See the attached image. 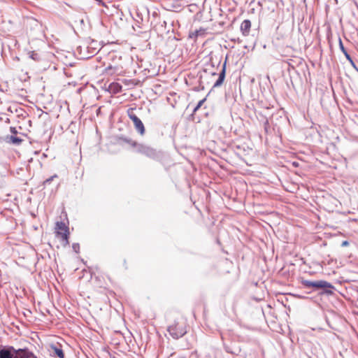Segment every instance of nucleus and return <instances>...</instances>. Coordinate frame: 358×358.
<instances>
[{
	"instance_id": "4",
	"label": "nucleus",
	"mask_w": 358,
	"mask_h": 358,
	"mask_svg": "<svg viewBox=\"0 0 358 358\" xmlns=\"http://www.w3.org/2000/svg\"><path fill=\"white\" fill-rule=\"evenodd\" d=\"M322 289L323 292L327 294H331L334 287L329 282L325 280L315 281V289Z\"/></svg>"
},
{
	"instance_id": "3",
	"label": "nucleus",
	"mask_w": 358,
	"mask_h": 358,
	"mask_svg": "<svg viewBox=\"0 0 358 358\" xmlns=\"http://www.w3.org/2000/svg\"><path fill=\"white\" fill-rule=\"evenodd\" d=\"M136 108H129L127 110V114L129 119L133 122L136 131L141 135H144L145 132V129L142 121L137 117V115L134 113V110Z\"/></svg>"
},
{
	"instance_id": "2",
	"label": "nucleus",
	"mask_w": 358,
	"mask_h": 358,
	"mask_svg": "<svg viewBox=\"0 0 358 358\" xmlns=\"http://www.w3.org/2000/svg\"><path fill=\"white\" fill-rule=\"evenodd\" d=\"M187 322L186 319L180 317L175 320L168 327V331L173 338H179L187 333Z\"/></svg>"
},
{
	"instance_id": "5",
	"label": "nucleus",
	"mask_w": 358,
	"mask_h": 358,
	"mask_svg": "<svg viewBox=\"0 0 358 358\" xmlns=\"http://www.w3.org/2000/svg\"><path fill=\"white\" fill-rule=\"evenodd\" d=\"M123 71V65L122 63L116 64L115 66H113L112 64H109L105 69L104 73L113 76V75H119Z\"/></svg>"
},
{
	"instance_id": "8",
	"label": "nucleus",
	"mask_w": 358,
	"mask_h": 358,
	"mask_svg": "<svg viewBox=\"0 0 358 358\" xmlns=\"http://www.w3.org/2000/svg\"><path fill=\"white\" fill-rule=\"evenodd\" d=\"M12 350L14 351L13 353L8 350H0V358H15V350L13 348H12Z\"/></svg>"
},
{
	"instance_id": "9",
	"label": "nucleus",
	"mask_w": 358,
	"mask_h": 358,
	"mask_svg": "<svg viewBox=\"0 0 358 358\" xmlns=\"http://www.w3.org/2000/svg\"><path fill=\"white\" fill-rule=\"evenodd\" d=\"M122 89V85L117 83H112L109 85V90L114 94L120 92Z\"/></svg>"
},
{
	"instance_id": "13",
	"label": "nucleus",
	"mask_w": 358,
	"mask_h": 358,
	"mask_svg": "<svg viewBox=\"0 0 358 358\" xmlns=\"http://www.w3.org/2000/svg\"><path fill=\"white\" fill-rule=\"evenodd\" d=\"M206 100V99L204 98L199 101L197 106L194 109V113H196L201 107V106L203 104Z\"/></svg>"
},
{
	"instance_id": "10",
	"label": "nucleus",
	"mask_w": 358,
	"mask_h": 358,
	"mask_svg": "<svg viewBox=\"0 0 358 358\" xmlns=\"http://www.w3.org/2000/svg\"><path fill=\"white\" fill-rule=\"evenodd\" d=\"M224 77H225V67L224 66L222 72L220 73L219 78L215 83V86L220 85L223 83Z\"/></svg>"
},
{
	"instance_id": "18",
	"label": "nucleus",
	"mask_w": 358,
	"mask_h": 358,
	"mask_svg": "<svg viewBox=\"0 0 358 358\" xmlns=\"http://www.w3.org/2000/svg\"><path fill=\"white\" fill-rule=\"evenodd\" d=\"M10 132H11L12 134H16L17 133V129H16V128H15V127H11L10 128Z\"/></svg>"
},
{
	"instance_id": "19",
	"label": "nucleus",
	"mask_w": 358,
	"mask_h": 358,
	"mask_svg": "<svg viewBox=\"0 0 358 358\" xmlns=\"http://www.w3.org/2000/svg\"><path fill=\"white\" fill-rule=\"evenodd\" d=\"M339 43H340V47H341V50L343 51V53H345V52H346V50H345L341 39H340Z\"/></svg>"
},
{
	"instance_id": "20",
	"label": "nucleus",
	"mask_w": 358,
	"mask_h": 358,
	"mask_svg": "<svg viewBox=\"0 0 358 358\" xmlns=\"http://www.w3.org/2000/svg\"><path fill=\"white\" fill-rule=\"evenodd\" d=\"M344 54H345V55L346 58H347L348 60H350V62H352V59H351L350 56L348 54V52H345V53H344Z\"/></svg>"
},
{
	"instance_id": "15",
	"label": "nucleus",
	"mask_w": 358,
	"mask_h": 358,
	"mask_svg": "<svg viewBox=\"0 0 358 358\" xmlns=\"http://www.w3.org/2000/svg\"><path fill=\"white\" fill-rule=\"evenodd\" d=\"M31 57L35 61L39 60V56H38V53H36L35 52H31Z\"/></svg>"
},
{
	"instance_id": "17",
	"label": "nucleus",
	"mask_w": 358,
	"mask_h": 358,
	"mask_svg": "<svg viewBox=\"0 0 358 358\" xmlns=\"http://www.w3.org/2000/svg\"><path fill=\"white\" fill-rule=\"evenodd\" d=\"M303 284L307 287H313V282L304 280L303 281Z\"/></svg>"
},
{
	"instance_id": "7",
	"label": "nucleus",
	"mask_w": 358,
	"mask_h": 358,
	"mask_svg": "<svg viewBox=\"0 0 358 358\" xmlns=\"http://www.w3.org/2000/svg\"><path fill=\"white\" fill-rule=\"evenodd\" d=\"M251 26L252 24L250 20H245L242 22V23L241 24L240 29L243 36H247L249 35L251 29Z\"/></svg>"
},
{
	"instance_id": "14",
	"label": "nucleus",
	"mask_w": 358,
	"mask_h": 358,
	"mask_svg": "<svg viewBox=\"0 0 358 358\" xmlns=\"http://www.w3.org/2000/svg\"><path fill=\"white\" fill-rule=\"evenodd\" d=\"M110 57L112 60H114L115 59L118 60V62H114V64H112L113 66H115L116 64L122 63V57L117 56L116 55H112Z\"/></svg>"
},
{
	"instance_id": "1",
	"label": "nucleus",
	"mask_w": 358,
	"mask_h": 358,
	"mask_svg": "<svg viewBox=\"0 0 358 358\" xmlns=\"http://www.w3.org/2000/svg\"><path fill=\"white\" fill-rule=\"evenodd\" d=\"M63 213L64 220L56 222L54 227L55 244L57 248H65L69 245V222L66 213Z\"/></svg>"
},
{
	"instance_id": "23",
	"label": "nucleus",
	"mask_w": 358,
	"mask_h": 358,
	"mask_svg": "<svg viewBox=\"0 0 358 358\" xmlns=\"http://www.w3.org/2000/svg\"><path fill=\"white\" fill-rule=\"evenodd\" d=\"M52 179H48L46 182H50Z\"/></svg>"
},
{
	"instance_id": "6",
	"label": "nucleus",
	"mask_w": 358,
	"mask_h": 358,
	"mask_svg": "<svg viewBox=\"0 0 358 358\" xmlns=\"http://www.w3.org/2000/svg\"><path fill=\"white\" fill-rule=\"evenodd\" d=\"M15 358H37L31 352L27 349L15 350Z\"/></svg>"
},
{
	"instance_id": "11",
	"label": "nucleus",
	"mask_w": 358,
	"mask_h": 358,
	"mask_svg": "<svg viewBox=\"0 0 358 358\" xmlns=\"http://www.w3.org/2000/svg\"><path fill=\"white\" fill-rule=\"evenodd\" d=\"M52 349L55 355H57L59 358H64V354L61 348H57L55 346H52Z\"/></svg>"
},
{
	"instance_id": "12",
	"label": "nucleus",
	"mask_w": 358,
	"mask_h": 358,
	"mask_svg": "<svg viewBox=\"0 0 358 358\" xmlns=\"http://www.w3.org/2000/svg\"><path fill=\"white\" fill-rule=\"evenodd\" d=\"M22 139H21L18 137H16L14 136H10L9 137V142H10L13 144L19 145L22 143Z\"/></svg>"
},
{
	"instance_id": "21",
	"label": "nucleus",
	"mask_w": 358,
	"mask_h": 358,
	"mask_svg": "<svg viewBox=\"0 0 358 358\" xmlns=\"http://www.w3.org/2000/svg\"><path fill=\"white\" fill-rule=\"evenodd\" d=\"M124 266L125 268H128V266H127L126 260H124Z\"/></svg>"
},
{
	"instance_id": "22",
	"label": "nucleus",
	"mask_w": 358,
	"mask_h": 358,
	"mask_svg": "<svg viewBox=\"0 0 358 358\" xmlns=\"http://www.w3.org/2000/svg\"><path fill=\"white\" fill-rule=\"evenodd\" d=\"M342 245H348V242L347 241H344Z\"/></svg>"
},
{
	"instance_id": "16",
	"label": "nucleus",
	"mask_w": 358,
	"mask_h": 358,
	"mask_svg": "<svg viewBox=\"0 0 358 358\" xmlns=\"http://www.w3.org/2000/svg\"><path fill=\"white\" fill-rule=\"evenodd\" d=\"M73 250L76 252L78 253L80 251V245L78 243H73L72 245Z\"/></svg>"
}]
</instances>
